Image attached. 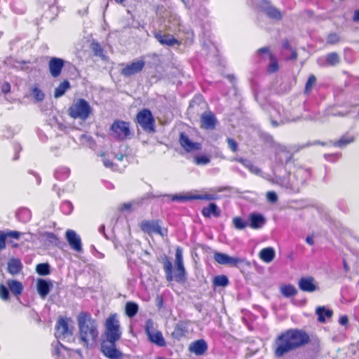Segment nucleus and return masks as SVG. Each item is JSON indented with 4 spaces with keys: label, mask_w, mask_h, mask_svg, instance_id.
<instances>
[{
    "label": "nucleus",
    "mask_w": 359,
    "mask_h": 359,
    "mask_svg": "<svg viewBox=\"0 0 359 359\" xmlns=\"http://www.w3.org/2000/svg\"><path fill=\"white\" fill-rule=\"evenodd\" d=\"M146 334L149 340L161 347L165 346L166 342L161 331L154 330L152 325H147L145 328Z\"/></svg>",
    "instance_id": "nucleus-14"
},
{
    "label": "nucleus",
    "mask_w": 359,
    "mask_h": 359,
    "mask_svg": "<svg viewBox=\"0 0 359 359\" xmlns=\"http://www.w3.org/2000/svg\"><path fill=\"white\" fill-rule=\"evenodd\" d=\"M36 271L41 276H46L50 273V266L47 263H41L36 265Z\"/></svg>",
    "instance_id": "nucleus-41"
},
{
    "label": "nucleus",
    "mask_w": 359,
    "mask_h": 359,
    "mask_svg": "<svg viewBox=\"0 0 359 359\" xmlns=\"http://www.w3.org/2000/svg\"><path fill=\"white\" fill-rule=\"evenodd\" d=\"M266 198L269 202L276 203L278 201V196L276 192L269 191L266 193Z\"/></svg>",
    "instance_id": "nucleus-47"
},
{
    "label": "nucleus",
    "mask_w": 359,
    "mask_h": 359,
    "mask_svg": "<svg viewBox=\"0 0 359 359\" xmlns=\"http://www.w3.org/2000/svg\"><path fill=\"white\" fill-rule=\"evenodd\" d=\"M122 332L116 313H111L104 323V338L101 341L100 349L108 359H122L123 353L116 348V342L120 340Z\"/></svg>",
    "instance_id": "nucleus-2"
},
{
    "label": "nucleus",
    "mask_w": 359,
    "mask_h": 359,
    "mask_svg": "<svg viewBox=\"0 0 359 359\" xmlns=\"http://www.w3.org/2000/svg\"><path fill=\"white\" fill-rule=\"evenodd\" d=\"M32 94L36 101L40 102L44 99V93L37 87L32 89Z\"/></svg>",
    "instance_id": "nucleus-44"
},
{
    "label": "nucleus",
    "mask_w": 359,
    "mask_h": 359,
    "mask_svg": "<svg viewBox=\"0 0 359 359\" xmlns=\"http://www.w3.org/2000/svg\"><path fill=\"white\" fill-rule=\"evenodd\" d=\"M66 239L73 250L76 252H81L82 250L81 238L74 230L68 229L66 231Z\"/></svg>",
    "instance_id": "nucleus-19"
},
{
    "label": "nucleus",
    "mask_w": 359,
    "mask_h": 359,
    "mask_svg": "<svg viewBox=\"0 0 359 359\" xmlns=\"http://www.w3.org/2000/svg\"><path fill=\"white\" fill-rule=\"evenodd\" d=\"M341 41L340 36L336 32H331L327 36L326 43L328 45H335Z\"/></svg>",
    "instance_id": "nucleus-40"
},
{
    "label": "nucleus",
    "mask_w": 359,
    "mask_h": 359,
    "mask_svg": "<svg viewBox=\"0 0 359 359\" xmlns=\"http://www.w3.org/2000/svg\"><path fill=\"white\" fill-rule=\"evenodd\" d=\"M0 297L4 301L9 299L8 289L3 284H0Z\"/></svg>",
    "instance_id": "nucleus-45"
},
{
    "label": "nucleus",
    "mask_w": 359,
    "mask_h": 359,
    "mask_svg": "<svg viewBox=\"0 0 359 359\" xmlns=\"http://www.w3.org/2000/svg\"><path fill=\"white\" fill-rule=\"evenodd\" d=\"M12 246L15 248H18V245L17 243H13L12 244Z\"/></svg>",
    "instance_id": "nucleus-60"
},
{
    "label": "nucleus",
    "mask_w": 359,
    "mask_h": 359,
    "mask_svg": "<svg viewBox=\"0 0 359 359\" xmlns=\"http://www.w3.org/2000/svg\"><path fill=\"white\" fill-rule=\"evenodd\" d=\"M233 226L238 230H243L248 225V222L240 217H235L232 219Z\"/></svg>",
    "instance_id": "nucleus-39"
},
{
    "label": "nucleus",
    "mask_w": 359,
    "mask_h": 359,
    "mask_svg": "<svg viewBox=\"0 0 359 359\" xmlns=\"http://www.w3.org/2000/svg\"><path fill=\"white\" fill-rule=\"evenodd\" d=\"M355 141V138L352 135H344L340 137L339 140L335 141L333 143V146L336 147L343 148L346 145L353 142Z\"/></svg>",
    "instance_id": "nucleus-33"
},
{
    "label": "nucleus",
    "mask_w": 359,
    "mask_h": 359,
    "mask_svg": "<svg viewBox=\"0 0 359 359\" xmlns=\"http://www.w3.org/2000/svg\"><path fill=\"white\" fill-rule=\"evenodd\" d=\"M22 233L17 231H9L6 233L0 231V250L6 248V240L8 237L19 239Z\"/></svg>",
    "instance_id": "nucleus-26"
},
{
    "label": "nucleus",
    "mask_w": 359,
    "mask_h": 359,
    "mask_svg": "<svg viewBox=\"0 0 359 359\" xmlns=\"http://www.w3.org/2000/svg\"><path fill=\"white\" fill-rule=\"evenodd\" d=\"M316 77L314 74H310L305 84L304 93L309 94L316 84Z\"/></svg>",
    "instance_id": "nucleus-37"
},
{
    "label": "nucleus",
    "mask_w": 359,
    "mask_h": 359,
    "mask_svg": "<svg viewBox=\"0 0 359 359\" xmlns=\"http://www.w3.org/2000/svg\"><path fill=\"white\" fill-rule=\"evenodd\" d=\"M248 168L250 171L254 172L253 166L252 165L250 166H248ZM255 172H258L259 170L257 168H255Z\"/></svg>",
    "instance_id": "nucleus-55"
},
{
    "label": "nucleus",
    "mask_w": 359,
    "mask_h": 359,
    "mask_svg": "<svg viewBox=\"0 0 359 359\" xmlns=\"http://www.w3.org/2000/svg\"><path fill=\"white\" fill-rule=\"evenodd\" d=\"M22 269L21 261L18 258H11L8 262V271L12 275L19 273Z\"/></svg>",
    "instance_id": "nucleus-28"
},
{
    "label": "nucleus",
    "mask_w": 359,
    "mask_h": 359,
    "mask_svg": "<svg viewBox=\"0 0 359 359\" xmlns=\"http://www.w3.org/2000/svg\"><path fill=\"white\" fill-rule=\"evenodd\" d=\"M266 13L269 18L278 20H281L283 18L281 12L278 9L273 6L269 7L266 11Z\"/></svg>",
    "instance_id": "nucleus-36"
},
{
    "label": "nucleus",
    "mask_w": 359,
    "mask_h": 359,
    "mask_svg": "<svg viewBox=\"0 0 359 359\" xmlns=\"http://www.w3.org/2000/svg\"><path fill=\"white\" fill-rule=\"evenodd\" d=\"M339 323L341 325L346 326L348 324V318L347 316H341L339 318Z\"/></svg>",
    "instance_id": "nucleus-48"
},
{
    "label": "nucleus",
    "mask_w": 359,
    "mask_h": 359,
    "mask_svg": "<svg viewBox=\"0 0 359 359\" xmlns=\"http://www.w3.org/2000/svg\"><path fill=\"white\" fill-rule=\"evenodd\" d=\"M70 321V318L65 317H60L58 319L55 325V335L57 338L65 339L72 335L74 327L69 326Z\"/></svg>",
    "instance_id": "nucleus-9"
},
{
    "label": "nucleus",
    "mask_w": 359,
    "mask_h": 359,
    "mask_svg": "<svg viewBox=\"0 0 359 359\" xmlns=\"http://www.w3.org/2000/svg\"><path fill=\"white\" fill-rule=\"evenodd\" d=\"M297 53L295 50H293L292 52V54H291V57H290V59L291 60H297Z\"/></svg>",
    "instance_id": "nucleus-54"
},
{
    "label": "nucleus",
    "mask_w": 359,
    "mask_h": 359,
    "mask_svg": "<svg viewBox=\"0 0 359 359\" xmlns=\"http://www.w3.org/2000/svg\"><path fill=\"white\" fill-rule=\"evenodd\" d=\"M208 348V344L204 339H198L190 344L189 350L196 355H203L207 352Z\"/></svg>",
    "instance_id": "nucleus-22"
},
{
    "label": "nucleus",
    "mask_w": 359,
    "mask_h": 359,
    "mask_svg": "<svg viewBox=\"0 0 359 359\" xmlns=\"http://www.w3.org/2000/svg\"><path fill=\"white\" fill-rule=\"evenodd\" d=\"M217 123V119L212 111H206L201 114V128L205 130L215 129Z\"/></svg>",
    "instance_id": "nucleus-18"
},
{
    "label": "nucleus",
    "mask_w": 359,
    "mask_h": 359,
    "mask_svg": "<svg viewBox=\"0 0 359 359\" xmlns=\"http://www.w3.org/2000/svg\"><path fill=\"white\" fill-rule=\"evenodd\" d=\"M321 145L324 146L325 145V143L322 142V143H320Z\"/></svg>",
    "instance_id": "nucleus-63"
},
{
    "label": "nucleus",
    "mask_w": 359,
    "mask_h": 359,
    "mask_svg": "<svg viewBox=\"0 0 359 359\" xmlns=\"http://www.w3.org/2000/svg\"><path fill=\"white\" fill-rule=\"evenodd\" d=\"M163 270L168 282L175 280L183 284L187 282L186 270L184 266L182 250L180 247L176 248L175 252V273H173L172 263L170 258L164 255L162 257Z\"/></svg>",
    "instance_id": "nucleus-4"
},
{
    "label": "nucleus",
    "mask_w": 359,
    "mask_h": 359,
    "mask_svg": "<svg viewBox=\"0 0 359 359\" xmlns=\"http://www.w3.org/2000/svg\"><path fill=\"white\" fill-rule=\"evenodd\" d=\"M189 320H180L174 327V330L171 333L172 339L180 341L185 337L188 333V327Z\"/></svg>",
    "instance_id": "nucleus-16"
},
{
    "label": "nucleus",
    "mask_w": 359,
    "mask_h": 359,
    "mask_svg": "<svg viewBox=\"0 0 359 359\" xmlns=\"http://www.w3.org/2000/svg\"><path fill=\"white\" fill-rule=\"evenodd\" d=\"M344 267L346 271H348V266L345 260H344Z\"/></svg>",
    "instance_id": "nucleus-56"
},
{
    "label": "nucleus",
    "mask_w": 359,
    "mask_h": 359,
    "mask_svg": "<svg viewBox=\"0 0 359 359\" xmlns=\"http://www.w3.org/2000/svg\"><path fill=\"white\" fill-rule=\"evenodd\" d=\"M104 229V226H102V229H101V231H103Z\"/></svg>",
    "instance_id": "nucleus-62"
},
{
    "label": "nucleus",
    "mask_w": 359,
    "mask_h": 359,
    "mask_svg": "<svg viewBox=\"0 0 359 359\" xmlns=\"http://www.w3.org/2000/svg\"><path fill=\"white\" fill-rule=\"evenodd\" d=\"M280 293L285 297H292L297 294V290L292 284H284L280 287Z\"/></svg>",
    "instance_id": "nucleus-32"
},
{
    "label": "nucleus",
    "mask_w": 359,
    "mask_h": 359,
    "mask_svg": "<svg viewBox=\"0 0 359 359\" xmlns=\"http://www.w3.org/2000/svg\"><path fill=\"white\" fill-rule=\"evenodd\" d=\"M79 337L81 344L86 348L96 343L98 335L97 321L88 312H80L77 316Z\"/></svg>",
    "instance_id": "nucleus-3"
},
{
    "label": "nucleus",
    "mask_w": 359,
    "mask_h": 359,
    "mask_svg": "<svg viewBox=\"0 0 359 359\" xmlns=\"http://www.w3.org/2000/svg\"><path fill=\"white\" fill-rule=\"evenodd\" d=\"M238 161L243 164L245 160L243 158H240V159L238 160Z\"/></svg>",
    "instance_id": "nucleus-57"
},
{
    "label": "nucleus",
    "mask_w": 359,
    "mask_h": 359,
    "mask_svg": "<svg viewBox=\"0 0 359 359\" xmlns=\"http://www.w3.org/2000/svg\"><path fill=\"white\" fill-rule=\"evenodd\" d=\"M138 305L133 302H128L125 306V313L129 318L134 317L138 312Z\"/></svg>",
    "instance_id": "nucleus-34"
},
{
    "label": "nucleus",
    "mask_w": 359,
    "mask_h": 359,
    "mask_svg": "<svg viewBox=\"0 0 359 359\" xmlns=\"http://www.w3.org/2000/svg\"><path fill=\"white\" fill-rule=\"evenodd\" d=\"M216 262L222 265H229L238 267L239 264L244 263L245 259L239 257H231L224 253L216 252L213 255Z\"/></svg>",
    "instance_id": "nucleus-12"
},
{
    "label": "nucleus",
    "mask_w": 359,
    "mask_h": 359,
    "mask_svg": "<svg viewBox=\"0 0 359 359\" xmlns=\"http://www.w3.org/2000/svg\"><path fill=\"white\" fill-rule=\"evenodd\" d=\"M52 283L46 280L39 278L36 282V289L41 298H45L50 292Z\"/></svg>",
    "instance_id": "nucleus-24"
},
{
    "label": "nucleus",
    "mask_w": 359,
    "mask_h": 359,
    "mask_svg": "<svg viewBox=\"0 0 359 359\" xmlns=\"http://www.w3.org/2000/svg\"><path fill=\"white\" fill-rule=\"evenodd\" d=\"M306 241L310 245H313L314 244V241L312 236H307Z\"/></svg>",
    "instance_id": "nucleus-53"
},
{
    "label": "nucleus",
    "mask_w": 359,
    "mask_h": 359,
    "mask_svg": "<svg viewBox=\"0 0 359 359\" xmlns=\"http://www.w3.org/2000/svg\"><path fill=\"white\" fill-rule=\"evenodd\" d=\"M109 135L114 140L123 142L133 136L131 123L121 119H115L109 129Z\"/></svg>",
    "instance_id": "nucleus-5"
},
{
    "label": "nucleus",
    "mask_w": 359,
    "mask_h": 359,
    "mask_svg": "<svg viewBox=\"0 0 359 359\" xmlns=\"http://www.w3.org/2000/svg\"><path fill=\"white\" fill-rule=\"evenodd\" d=\"M229 283V279L225 275L217 276L212 280V284L215 287H226Z\"/></svg>",
    "instance_id": "nucleus-35"
},
{
    "label": "nucleus",
    "mask_w": 359,
    "mask_h": 359,
    "mask_svg": "<svg viewBox=\"0 0 359 359\" xmlns=\"http://www.w3.org/2000/svg\"><path fill=\"white\" fill-rule=\"evenodd\" d=\"M65 61L60 57H52L48 61V70L50 74L53 78H57L60 76L65 67Z\"/></svg>",
    "instance_id": "nucleus-13"
},
{
    "label": "nucleus",
    "mask_w": 359,
    "mask_h": 359,
    "mask_svg": "<svg viewBox=\"0 0 359 359\" xmlns=\"http://www.w3.org/2000/svg\"><path fill=\"white\" fill-rule=\"evenodd\" d=\"M11 90V86H10V83H8V82H5L4 83H3V85L1 86V91L6 94L8 93H9Z\"/></svg>",
    "instance_id": "nucleus-49"
},
{
    "label": "nucleus",
    "mask_w": 359,
    "mask_h": 359,
    "mask_svg": "<svg viewBox=\"0 0 359 359\" xmlns=\"http://www.w3.org/2000/svg\"><path fill=\"white\" fill-rule=\"evenodd\" d=\"M132 207V203H123L120 208H119V210L121 211V212H123L125 210H130Z\"/></svg>",
    "instance_id": "nucleus-50"
},
{
    "label": "nucleus",
    "mask_w": 359,
    "mask_h": 359,
    "mask_svg": "<svg viewBox=\"0 0 359 359\" xmlns=\"http://www.w3.org/2000/svg\"><path fill=\"white\" fill-rule=\"evenodd\" d=\"M125 0H116V1L118 4H122Z\"/></svg>",
    "instance_id": "nucleus-59"
},
{
    "label": "nucleus",
    "mask_w": 359,
    "mask_h": 359,
    "mask_svg": "<svg viewBox=\"0 0 359 359\" xmlns=\"http://www.w3.org/2000/svg\"><path fill=\"white\" fill-rule=\"evenodd\" d=\"M299 288L305 292H313L318 289L313 277H302L298 282Z\"/></svg>",
    "instance_id": "nucleus-21"
},
{
    "label": "nucleus",
    "mask_w": 359,
    "mask_h": 359,
    "mask_svg": "<svg viewBox=\"0 0 359 359\" xmlns=\"http://www.w3.org/2000/svg\"><path fill=\"white\" fill-rule=\"evenodd\" d=\"M179 142L180 146L187 151H199L201 149V144L199 142H192L184 133H180Z\"/></svg>",
    "instance_id": "nucleus-15"
},
{
    "label": "nucleus",
    "mask_w": 359,
    "mask_h": 359,
    "mask_svg": "<svg viewBox=\"0 0 359 359\" xmlns=\"http://www.w3.org/2000/svg\"><path fill=\"white\" fill-rule=\"evenodd\" d=\"M226 142L228 144L229 149L233 153H236L238 150V145L236 141L231 138V137H227L226 138Z\"/></svg>",
    "instance_id": "nucleus-43"
},
{
    "label": "nucleus",
    "mask_w": 359,
    "mask_h": 359,
    "mask_svg": "<svg viewBox=\"0 0 359 359\" xmlns=\"http://www.w3.org/2000/svg\"><path fill=\"white\" fill-rule=\"evenodd\" d=\"M249 226L253 229L262 228L266 223L265 218L259 213L252 212L248 216Z\"/></svg>",
    "instance_id": "nucleus-23"
},
{
    "label": "nucleus",
    "mask_w": 359,
    "mask_h": 359,
    "mask_svg": "<svg viewBox=\"0 0 359 359\" xmlns=\"http://www.w3.org/2000/svg\"><path fill=\"white\" fill-rule=\"evenodd\" d=\"M283 47L285 48V49H287V50H290L291 49V46H290V41L286 39L283 41Z\"/></svg>",
    "instance_id": "nucleus-52"
},
{
    "label": "nucleus",
    "mask_w": 359,
    "mask_h": 359,
    "mask_svg": "<svg viewBox=\"0 0 359 359\" xmlns=\"http://www.w3.org/2000/svg\"><path fill=\"white\" fill-rule=\"evenodd\" d=\"M194 161L196 165H207L210 162V159L208 156L202 155L195 156Z\"/></svg>",
    "instance_id": "nucleus-42"
},
{
    "label": "nucleus",
    "mask_w": 359,
    "mask_h": 359,
    "mask_svg": "<svg viewBox=\"0 0 359 359\" xmlns=\"http://www.w3.org/2000/svg\"><path fill=\"white\" fill-rule=\"evenodd\" d=\"M122 65L123 67L121 70V74L128 78L140 73L145 66V62L143 60H136Z\"/></svg>",
    "instance_id": "nucleus-11"
},
{
    "label": "nucleus",
    "mask_w": 359,
    "mask_h": 359,
    "mask_svg": "<svg viewBox=\"0 0 359 359\" xmlns=\"http://www.w3.org/2000/svg\"><path fill=\"white\" fill-rule=\"evenodd\" d=\"M7 285L9 290L13 294L18 296L22 294L23 291V286L20 281L16 280H8L7 281Z\"/></svg>",
    "instance_id": "nucleus-30"
},
{
    "label": "nucleus",
    "mask_w": 359,
    "mask_h": 359,
    "mask_svg": "<svg viewBox=\"0 0 359 359\" xmlns=\"http://www.w3.org/2000/svg\"><path fill=\"white\" fill-rule=\"evenodd\" d=\"M104 229V226H102V229H101V231H103Z\"/></svg>",
    "instance_id": "nucleus-61"
},
{
    "label": "nucleus",
    "mask_w": 359,
    "mask_h": 359,
    "mask_svg": "<svg viewBox=\"0 0 359 359\" xmlns=\"http://www.w3.org/2000/svg\"><path fill=\"white\" fill-rule=\"evenodd\" d=\"M311 341L309 334L304 330L290 328L277 336L273 343V353L277 358L305 346Z\"/></svg>",
    "instance_id": "nucleus-1"
},
{
    "label": "nucleus",
    "mask_w": 359,
    "mask_h": 359,
    "mask_svg": "<svg viewBox=\"0 0 359 359\" xmlns=\"http://www.w3.org/2000/svg\"><path fill=\"white\" fill-rule=\"evenodd\" d=\"M71 85L68 80L62 81L54 90V97L58 98L65 95V92L70 89Z\"/></svg>",
    "instance_id": "nucleus-31"
},
{
    "label": "nucleus",
    "mask_w": 359,
    "mask_h": 359,
    "mask_svg": "<svg viewBox=\"0 0 359 359\" xmlns=\"http://www.w3.org/2000/svg\"><path fill=\"white\" fill-rule=\"evenodd\" d=\"M161 221L159 219L156 220H143L142 221L139 226L142 231L149 235L156 233L160 235L161 237L168 236V228L161 226Z\"/></svg>",
    "instance_id": "nucleus-7"
},
{
    "label": "nucleus",
    "mask_w": 359,
    "mask_h": 359,
    "mask_svg": "<svg viewBox=\"0 0 359 359\" xmlns=\"http://www.w3.org/2000/svg\"><path fill=\"white\" fill-rule=\"evenodd\" d=\"M123 155H121L120 156L117 157V159H118V161H121V160L123 159Z\"/></svg>",
    "instance_id": "nucleus-58"
},
{
    "label": "nucleus",
    "mask_w": 359,
    "mask_h": 359,
    "mask_svg": "<svg viewBox=\"0 0 359 359\" xmlns=\"http://www.w3.org/2000/svg\"><path fill=\"white\" fill-rule=\"evenodd\" d=\"M257 54L259 56L261 60H265V55H267L270 60V63L267 67V72L269 74H273L278 71L279 65L278 61L274 54H273L269 47H262L257 50Z\"/></svg>",
    "instance_id": "nucleus-10"
},
{
    "label": "nucleus",
    "mask_w": 359,
    "mask_h": 359,
    "mask_svg": "<svg viewBox=\"0 0 359 359\" xmlns=\"http://www.w3.org/2000/svg\"><path fill=\"white\" fill-rule=\"evenodd\" d=\"M318 316V321L320 323H325L326 318H331L333 316V311L331 309H327L325 306H318L316 310Z\"/></svg>",
    "instance_id": "nucleus-29"
},
{
    "label": "nucleus",
    "mask_w": 359,
    "mask_h": 359,
    "mask_svg": "<svg viewBox=\"0 0 359 359\" xmlns=\"http://www.w3.org/2000/svg\"><path fill=\"white\" fill-rule=\"evenodd\" d=\"M352 20L353 22H359V9L354 11Z\"/></svg>",
    "instance_id": "nucleus-51"
},
{
    "label": "nucleus",
    "mask_w": 359,
    "mask_h": 359,
    "mask_svg": "<svg viewBox=\"0 0 359 359\" xmlns=\"http://www.w3.org/2000/svg\"><path fill=\"white\" fill-rule=\"evenodd\" d=\"M154 36L157 41L163 46H173L175 45L180 46L181 42L175 39L172 34H162L161 32H156Z\"/></svg>",
    "instance_id": "nucleus-20"
},
{
    "label": "nucleus",
    "mask_w": 359,
    "mask_h": 359,
    "mask_svg": "<svg viewBox=\"0 0 359 359\" xmlns=\"http://www.w3.org/2000/svg\"><path fill=\"white\" fill-rule=\"evenodd\" d=\"M201 214L205 218H210L212 215L217 218L221 215V211L215 203H210L202 209Z\"/></svg>",
    "instance_id": "nucleus-25"
},
{
    "label": "nucleus",
    "mask_w": 359,
    "mask_h": 359,
    "mask_svg": "<svg viewBox=\"0 0 359 359\" xmlns=\"http://www.w3.org/2000/svg\"><path fill=\"white\" fill-rule=\"evenodd\" d=\"M93 109L88 101L79 98L69 107L68 115L74 119L86 121L92 114Z\"/></svg>",
    "instance_id": "nucleus-6"
},
{
    "label": "nucleus",
    "mask_w": 359,
    "mask_h": 359,
    "mask_svg": "<svg viewBox=\"0 0 359 359\" xmlns=\"http://www.w3.org/2000/svg\"><path fill=\"white\" fill-rule=\"evenodd\" d=\"M91 48L96 55H102L103 49L98 42H93L91 43Z\"/></svg>",
    "instance_id": "nucleus-46"
},
{
    "label": "nucleus",
    "mask_w": 359,
    "mask_h": 359,
    "mask_svg": "<svg viewBox=\"0 0 359 359\" xmlns=\"http://www.w3.org/2000/svg\"><path fill=\"white\" fill-rule=\"evenodd\" d=\"M326 61L330 66H335L339 63L340 60L338 54L336 52H332L327 54Z\"/></svg>",
    "instance_id": "nucleus-38"
},
{
    "label": "nucleus",
    "mask_w": 359,
    "mask_h": 359,
    "mask_svg": "<svg viewBox=\"0 0 359 359\" xmlns=\"http://www.w3.org/2000/svg\"><path fill=\"white\" fill-rule=\"evenodd\" d=\"M275 250L271 247L262 249L259 252V258L266 263H270L275 258Z\"/></svg>",
    "instance_id": "nucleus-27"
},
{
    "label": "nucleus",
    "mask_w": 359,
    "mask_h": 359,
    "mask_svg": "<svg viewBox=\"0 0 359 359\" xmlns=\"http://www.w3.org/2000/svg\"><path fill=\"white\" fill-rule=\"evenodd\" d=\"M215 198V195L211 194H194L190 196L173 195L172 196V201H186L190 200L212 201Z\"/></svg>",
    "instance_id": "nucleus-17"
},
{
    "label": "nucleus",
    "mask_w": 359,
    "mask_h": 359,
    "mask_svg": "<svg viewBox=\"0 0 359 359\" xmlns=\"http://www.w3.org/2000/svg\"><path fill=\"white\" fill-rule=\"evenodd\" d=\"M135 121L144 130L149 133L154 132L155 119L149 109L145 108L140 111L136 115Z\"/></svg>",
    "instance_id": "nucleus-8"
}]
</instances>
